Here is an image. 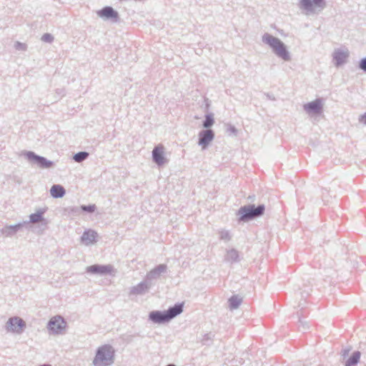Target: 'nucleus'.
Listing matches in <instances>:
<instances>
[{
	"label": "nucleus",
	"mask_w": 366,
	"mask_h": 366,
	"mask_svg": "<svg viewBox=\"0 0 366 366\" xmlns=\"http://www.w3.org/2000/svg\"><path fill=\"white\" fill-rule=\"evenodd\" d=\"M184 303H176L174 306L169 307L167 310H154L149 314V320L155 324H164L170 322L172 319L183 312Z\"/></svg>",
	"instance_id": "1"
},
{
	"label": "nucleus",
	"mask_w": 366,
	"mask_h": 366,
	"mask_svg": "<svg viewBox=\"0 0 366 366\" xmlns=\"http://www.w3.org/2000/svg\"><path fill=\"white\" fill-rule=\"evenodd\" d=\"M262 40L263 43L267 44L272 50L274 54L285 61H290L291 56L286 45L279 38L265 33Z\"/></svg>",
	"instance_id": "2"
},
{
	"label": "nucleus",
	"mask_w": 366,
	"mask_h": 366,
	"mask_svg": "<svg viewBox=\"0 0 366 366\" xmlns=\"http://www.w3.org/2000/svg\"><path fill=\"white\" fill-rule=\"evenodd\" d=\"M115 350L110 345H104L97 349L92 361L93 366H111L114 362Z\"/></svg>",
	"instance_id": "3"
},
{
	"label": "nucleus",
	"mask_w": 366,
	"mask_h": 366,
	"mask_svg": "<svg viewBox=\"0 0 366 366\" xmlns=\"http://www.w3.org/2000/svg\"><path fill=\"white\" fill-rule=\"evenodd\" d=\"M265 210L264 204H259L255 207L254 204H247L241 207L237 212V221L239 222H247L256 218L262 217Z\"/></svg>",
	"instance_id": "4"
},
{
	"label": "nucleus",
	"mask_w": 366,
	"mask_h": 366,
	"mask_svg": "<svg viewBox=\"0 0 366 366\" xmlns=\"http://www.w3.org/2000/svg\"><path fill=\"white\" fill-rule=\"evenodd\" d=\"M298 6L308 15L322 11L326 7V1L325 0H300Z\"/></svg>",
	"instance_id": "5"
},
{
	"label": "nucleus",
	"mask_w": 366,
	"mask_h": 366,
	"mask_svg": "<svg viewBox=\"0 0 366 366\" xmlns=\"http://www.w3.org/2000/svg\"><path fill=\"white\" fill-rule=\"evenodd\" d=\"M23 155L31 164H36L40 168L49 169L54 164L52 161L48 160L31 151H25L23 152Z\"/></svg>",
	"instance_id": "6"
},
{
	"label": "nucleus",
	"mask_w": 366,
	"mask_h": 366,
	"mask_svg": "<svg viewBox=\"0 0 366 366\" xmlns=\"http://www.w3.org/2000/svg\"><path fill=\"white\" fill-rule=\"evenodd\" d=\"M66 327V322L60 315L51 317L47 324V329L49 331V333L52 335L63 334Z\"/></svg>",
	"instance_id": "7"
},
{
	"label": "nucleus",
	"mask_w": 366,
	"mask_h": 366,
	"mask_svg": "<svg viewBox=\"0 0 366 366\" xmlns=\"http://www.w3.org/2000/svg\"><path fill=\"white\" fill-rule=\"evenodd\" d=\"M26 327V322L19 317L15 316L9 318L5 327L7 332L21 335Z\"/></svg>",
	"instance_id": "8"
},
{
	"label": "nucleus",
	"mask_w": 366,
	"mask_h": 366,
	"mask_svg": "<svg viewBox=\"0 0 366 366\" xmlns=\"http://www.w3.org/2000/svg\"><path fill=\"white\" fill-rule=\"evenodd\" d=\"M167 269L168 267L167 264H160L149 271L147 274L145 279L149 284H151L152 286H153L155 284L156 280L159 279L162 274L166 273Z\"/></svg>",
	"instance_id": "9"
},
{
	"label": "nucleus",
	"mask_w": 366,
	"mask_h": 366,
	"mask_svg": "<svg viewBox=\"0 0 366 366\" xmlns=\"http://www.w3.org/2000/svg\"><path fill=\"white\" fill-rule=\"evenodd\" d=\"M97 15L104 20H111L112 22L119 21V13L112 6H106L97 11Z\"/></svg>",
	"instance_id": "10"
},
{
	"label": "nucleus",
	"mask_w": 366,
	"mask_h": 366,
	"mask_svg": "<svg viewBox=\"0 0 366 366\" xmlns=\"http://www.w3.org/2000/svg\"><path fill=\"white\" fill-rule=\"evenodd\" d=\"M164 148L163 145L158 144L154 147L152 152V161L158 167H162L168 162V159L164 156Z\"/></svg>",
	"instance_id": "11"
},
{
	"label": "nucleus",
	"mask_w": 366,
	"mask_h": 366,
	"mask_svg": "<svg viewBox=\"0 0 366 366\" xmlns=\"http://www.w3.org/2000/svg\"><path fill=\"white\" fill-rule=\"evenodd\" d=\"M303 108L308 114H320L323 110L322 100L320 98L316 99L304 104Z\"/></svg>",
	"instance_id": "12"
},
{
	"label": "nucleus",
	"mask_w": 366,
	"mask_h": 366,
	"mask_svg": "<svg viewBox=\"0 0 366 366\" xmlns=\"http://www.w3.org/2000/svg\"><path fill=\"white\" fill-rule=\"evenodd\" d=\"M214 138V132L212 129H203L199 132L198 144L203 149H206Z\"/></svg>",
	"instance_id": "13"
},
{
	"label": "nucleus",
	"mask_w": 366,
	"mask_h": 366,
	"mask_svg": "<svg viewBox=\"0 0 366 366\" xmlns=\"http://www.w3.org/2000/svg\"><path fill=\"white\" fill-rule=\"evenodd\" d=\"M113 267L110 264H93L86 268V272L92 274L106 275L111 274Z\"/></svg>",
	"instance_id": "14"
},
{
	"label": "nucleus",
	"mask_w": 366,
	"mask_h": 366,
	"mask_svg": "<svg viewBox=\"0 0 366 366\" xmlns=\"http://www.w3.org/2000/svg\"><path fill=\"white\" fill-rule=\"evenodd\" d=\"M27 224L28 221H24L14 225H6L4 227L0 229V233L6 237H12L18 232H19Z\"/></svg>",
	"instance_id": "15"
},
{
	"label": "nucleus",
	"mask_w": 366,
	"mask_h": 366,
	"mask_svg": "<svg viewBox=\"0 0 366 366\" xmlns=\"http://www.w3.org/2000/svg\"><path fill=\"white\" fill-rule=\"evenodd\" d=\"M350 56L349 51L335 49L332 54V59L334 61L335 66L339 67L347 62V60Z\"/></svg>",
	"instance_id": "16"
},
{
	"label": "nucleus",
	"mask_w": 366,
	"mask_h": 366,
	"mask_svg": "<svg viewBox=\"0 0 366 366\" xmlns=\"http://www.w3.org/2000/svg\"><path fill=\"white\" fill-rule=\"evenodd\" d=\"M98 234L94 230L91 229L85 230L81 237V242L86 245L89 246L97 242Z\"/></svg>",
	"instance_id": "17"
},
{
	"label": "nucleus",
	"mask_w": 366,
	"mask_h": 366,
	"mask_svg": "<svg viewBox=\"0 0 366 366\" xmlns=\"http://www.w3.org/2000/svg\"><path fill=\"white\" fill-rule=\"evenodd\" d=\"M152 287L151 284L144 279V281L141 282L137 285L131 287L129 294L134 295H144Z\"/></svg>",
	"instance_id": "18"
},
{
	"label": "nucleus",
	"mask_w": 366,
	"mask_h": 366,
	"mask_svg": "<svg viewBox=\"0 0 366 366\" xmlns=\"http://www.w3.org/2000/svg\"><path fill=\"white\" fill-rule=\"evenodd\" d=\"M224 261L230 264L239 262L240 261L239 252L235 249L227 250L224 256Z\"/></svg>",
	"instance_id": "19"
},
{
	"label": "nucleus",
	"mask_w": 366,
	"mask_h": 366,
	"mask_svg": "<svg viewBox=\"0 0 366 366\" xmlns=\"http://www.w3.org/2000/svg\"><path fill=\"white\" fill-rule=\"evenodd\" d=\"M65 193V189L60 184H54L50 189L51 196L54 198H61Z\"/></svg>",
	"instance_id": "20"
},
{
	"label": "nucleus",
	"mask_w": 366,
	"mask_h": 366,
	"mask_svg": "<svg viewBox=\"0 0 366 366\" xmlns=\"http://www.w3.org/2000/svg\"><path fill=\"white\" fill-rule=\"evenodd\" d=\"M360 352H354L352 355L345 361V366H356L360 361Z\"/></svg>",
	"instance_id": "21"
},
{
	"label": "nucleus",
	"mask_w": 366,
	"mask_h": 366,
	"mask_svg": "<svg viewBox=\"0 0 366 366\" xmlns=\"http://www.w3.org/2000/svg\"><path fill=\"white\" fill-rule=\"evenodd\" d=\"M81 213V209L79 207H67L64 208L63 215L69 217H76Z\"/></svg>",
	"instance_id": "22"
},
{
	"label": "nucleus",
	"mask_w": 366,
	"mask_h": 366,
	"mask_svg": "<svg viewBox=\"0 0 366 366\" xmlns=\"http://www.w3.org/2000/svg\"><path fill=\"white\" fill-rule=\"evenodd\" d=\"M228 302L230 310H236L241 305L242 298L238 295H233L229 299Z\"/></svg>",
	"instance_id": "23"
},
{
	"label": "nucleus",
	"mask_w": 366,
	"mask_h": 366,
	"mask_svg": "<svg viewBox=\"0 0 366 366\" xmlns=\"http://www.w3.org/2000/svg\"><path fill=\"white\" fill-rule=\"evenodd\" d=\"M214 119L213 114H207L204 117V120L202 122V126L206 129H211L210 127L214 124Z\"/></svg>",
	"instance_id": "24"
},
{
	"label": "nucleus",
	"mask_w": 366,
	"mask_h": 366,
	"mask_svg": "<svg viewBox=\"0 0 366 366\" xmlns=\"http://www.w3.org/2000/svg\"><path fill=\"white\" fill-rule=\"evenodd\" d=\"M45 210H39L35 213L30 214L29 216V222H39L44 219L43 214H44Z\"/></svg>",
	"instance_id": "25"
},
{
	"label": "nucleus",
	"mask_w": 366,
	"mask_h": 366,
	"mask_svg": "<svg viewBox=\"0 0 366 366\" xmlns=\"http://www.w3.org/2000/svg\"><path fill=\"white\" fill-rule=\"evenodd\" d=\"M89 152H79L76 153L73 156V159L78 163L82 162L89 157Z\"/></svg>",
	"instance_id": "26"
},
{
	"label": "nucleus",
	"mask_w": 366,
	"mask_h": 366,
	"mask_svg": "<svg viewBox=\"0 0 366 366\" xmlns=\"http://www.w3.org/2000/svg\"><path fill=\"white\" fill-rule=\"evenodd\" d=\"M226 127V132L229 136L237 137L238 134L237 129L234 126L227 124L225 125Z\"/></svg>",
	"instance_id": "27"
},
{
	"label": "nucleus",
	"mask_w": 366,
	"mask_h": 366,
	"mask_svg": "<svg viewBox=\"0 0 366 366\" xmlns=\"http://www.w3.org/2000/svg\"><path fill=\"white\" fill-rule=\"evenodd\" d=\"M79 209H81V212L93 213L96 209V206L95 204L81 205Z\"/></svg>",
	"instance_id": "28"
},
{
	"label": "nucleus",
	"mask_w": 366,
	"mask_h": 366,
	"mask_svg": "<svg viewBox=\"0 0 366 366\" xmlns=\"http://www.w3.org/2000/svg\"><path fill=\"white\" fill-rule=\"evenodd\" d=\"M219 238L224 241H229L232 239V236L229 231L222 230L219 232Z\"/></svg>",
	"instance_id": "29"
},
{
	"label": "nucleus",
	"mask_w": 366,
	"mask_h": 366,
	"mask_svg": "<svg viewBox=\"0 0 366 366\" xmlns=\"http://www.w3.org/2000/svg\"><path fill=\"white\" fill-rule=\"evenodd\" d=\"M212 333L205 334L202 340V344L209 345L212 342Z\"/></svg>",
	"instance_id": "30"
},
{
	"label": "nucleus",
	"mask_w": 366,
	"mask_h": 366,
	"mask_svg": "<svg viewBox=\"0 0 366 366\" xmlns=\"http://www.w3.org/2000/svg\"><path fill=\"white\" fill-rule=\"evenodd\" d=\"M41 39L42 41H44L46 43H52L54 38L51 34L46 33L42 35Z\"/></svg>",
	"instance_id": "31"
},
{
	"label": "nucleus",
	"mask_w": 366,
	"mask_h": 366,
	"mask_svg": "<svg viewBox=\"0 0 366 366\" xmlns=\"http://www.w3.org/2000/svg\"><path fill=\"white\" fill-rule=\"evenodd\" d=\"M298 327H299V330L302 332H305L309 329L307 322L306 321H304L303 320H302L300 317L299 318V326Z\"/></svg>",
	"instance_id": "32"
},
{
	"label": "nucleus",
	"mask_w": 366,
	"mask_h": 366,
	"mask_svg": "<svg viewBox=\"0 0 366 366\" xmlns=\"http://www.w3.org/2000/svg\"><path fill=\"white\" fill-rule=\"evenodd\" d=\"M26 47H27L26 44H25L24 43H21L19 41H16L15 44H14V48L16 50L26 51Z\"/></svg>",
	"instance_id": "33"
},
{
	"label": "nucleus",
	"mask_w": 366,
	"mask_h": 366,
	"mask_svg": "<svg viewBox=\"0 0 366 366\" xmlns=\"http://www.w3.org/2000/svg\"><path fill=\"white\" fill-rule=\"evenodd\" d=\"M358 67L360 69L362 70L366 73V57H364L360 59L359 61Z\"/></svg>",
	"instance_id": "34"
},
{
	"label": "nucleus",
	"mask_w": 366,
	"mask_h": 366,
	"mask_svg": "<svg viewBox=\"0 0 366 366\" xmlns=\"http://www.w3.org/2000/svg\"><path fill=\"white\" fill-rule=\"evenodd\" d=\"M312 291L310 287H305V288L300 292L302 297L309 295L310 292Z\"/></svg>",
	"instance_id": "35"
},
{
	"label": "nucleus",
	"mask_w": 366,
	"mask_h": 366,
	"mask_svg": "<svg viewBox=\"0 0 366 366\" xmlns=\"http://www.w3.org/2000/svg\"><path fill=\"white\" fill-rule=\"evenodd\" d=\"M56 94L61 98L65 95V89L64 88L56 89Z\"/></svg>",
	"instance_id": "36"
},
{
	"label": "nucleus",
	"mask_w": 366,
	"mask_h": 366,
	"mask_svg": "<svg viewBox=\"0 0 366 366\" xmlns=\"http://www.w3.org/2000/svg\"><path fill=\"white\" fill-rule=\"evenodd\" d=\"M350 351V348H345L342 350V356L343 357V358H345L348 355Z\"/></svg>",
	"instance_id": "37"
},
{
	"label": "nucleus",
	"mask_w": 366,
	"mask_h": 366,
	"mask_svg": "<svg viewBox=\"0 0 366 366\" xmlns=\"http://www.w3.org/2000/svg\"><path fill=\"white\" fill-rule=\"evenodd\" d=\"M359 121L366 124V112L360 117Z\"/></svg>",
	"instance_id": "38"
},
{
	"label": "nucleus",
	"mask_w": 366,
	"mask_h": 366,
	"mask_svg": "<svg viewBox=\"0 0 366 366\" xmlns=\"http://www.w3.org/2000/svg\"><path fill=\"white\" fill-rule=\"evenodd\" d=\"M267 97L272 100H275V98L274 97H272L269 94H267Z\"/></svg>",
	"instance_id": "39"
},
{
	"label": "nucleus",
	"mask_w": 366,
	"mask_h": 366,
	"mask_svg": "<svg viewBox=\"0 0 366 366\" xmlns=\"http://www.w3.org/2000/svg\"><path fill=\"white\" fill-rule=\"evenodd\" d=\"M40 366H51V365H49V364H44V365H40Z\"/></svg>",
	"instance_id": "40"
},
{
	"label": "nucleus",
	"mask_w": 366,
	"mask_h": 366,
	"mask_svg": "<svg viewBox=\"0 0 366 366\" xmlns=\"http://www.w3.org/2000/svg\"><path fill=\"white\" fill-rule=\"evenodd\" d=\"M166 366H177V365H175L174 364H168V365H166Z\"/></svg>",
	"instance_id": "41"
}]
</instances>
